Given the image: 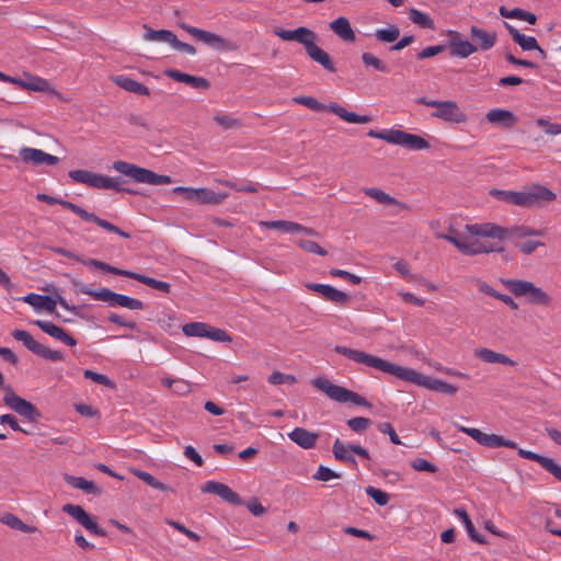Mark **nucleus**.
<instances>
[{
  "instance_id": "obj_1",
  "label": "nucleus",
  "mask_w": 561,
  "mask_h": 561,
  "mask_svg": "<svg viewBox=\"0 0 561 561\" xmlns=\"http://www.w3.org/2000/svg\"><path fill=\"white\" fill-rule=\"evenodd\" d=\"M334 350L337 354L344 355L351 360L364 364L368 367L375 368L382 373L396 376L401 380L414 383L420 387H424L428 390L443 392L447 394H454L457 391V387L444 380L431 378L419 373L415 369L399 366L397 364L390 363L386 359L365 353L363 351L353 350L341 345L335 346Z\"/></svg>"
},
{
  "instance_id": "obj_2",
  "label": "nucleus",
  "mask_w": 561,
  "mask_h": 561,
  "mask_svg": "<svg viewBox=\"0 0 561 561\" xmlns=\"http://www.w3.org/2000/svg\"><path fill=\"white\" fill-rule=\"evenodd\" d=\"M456 428L459 432L470 436L481 446L490 448H497L504 446L507 448L517 449V453L522 458L538 462L543 469H546L549 473H551L557 480L561 482V466L558 462H556L552 458L545 457L523 448H517V444L515 442L505 439L504 437L495 434H485L478 428L466 427L463 425H456Z\"/></svg>"
},
{
  "instance_id": "obj_3",
  "label": "nucleus",
  "mask_w": 561,
  "mask_h": 561,
  "mask_svg": "<svg viewBox=\"0 0 561 561\" xmlns=\"http://www.w3.org/2000/svg\"><path fill=\"white\" fill-rule=\"evenodd\" d=\"M480 224L465 225L460 231L449 226L447 232H436L435 237L444 239L456 247V249L465 255L488 254L492 252H503L504 248L497 242H484L482 236L473 234L469 227L479 226Z\"/></svg>"
},
{
  "instance_id": "obj_4",
  "label": "nucleus",
  "mask_w": 561,
  "mask_h": 561,
  "mask_svg": "<svg viewBox=\"0 0 561 561\" xmlns=\"http://www.w3.org/2000/svg\"><path fill=\"white\" fill-rule=\"evenodd\" d=\"M473 234L482 236L486 239L505 240V239H519L530 236H542V231L531 228L529 226H514L505 228L492 222H484L479 226L469 227Z\"/></svg>"
},
{
  "instance_id": "obj_5",
  "label": "nucleus",
  "mask_w": 561,
  "mask_h": 561,
  "mask_svg": "<svg viewBox=\"0 0 561 561\" xmlns=\"http://www.w3.org/2000/svg\"><path fill=\"white\" fill-rule=\"evenodd\" d=\"M368 136L382 139L391 145L401 146L410 150H423L430 147L428 142L419 135L409 134L400 129L369 130Z\"/></svg>"
},
{
  "instance_id": "obj_6",
  "label": "nucleus",
  "mask_w": 561,
  "mask_h": 561,
  "mask_svg": "<svg viewBox=\"0 0 561 561\" xmlns=\"http://www.w3.org/2000/svg\"><path fill=\"white\" fill-rule=\"evenodd\" d=\"M293 101L295 103L305 105L306 107L314 112L330 111L337 115L341 119L351 124H367L371 122L370 116L358 115L356 113L348 112L336 102H332L329 105H324L312 96H297L294 98Z\"/></svg>"
},
{
  "instance_id": "obj_7",
  "label": "nucleus",
  "mask_w": 561,
  "mask_h": 561,
  "mask_svg": "<svg viewBox=\"0 0 561 561\" xmlns=\"http://www.w3.org/2000/svg\"><path fill=\"white\" fill-rule=\"evenodd\" d=\"M68 175L72 181L85 184L93 188L114 190L133 193L131 190L122 187L123 181L121 178L117 176H106L88 170H71L69 171Z\"/></svg>"
},
{
  "instance_id": "obj_8",
  "label": "nucleus",
  "mask_w": 561,
  "mask_h": 561,
  "mask_svg": "<svg viewBox=\"0 0 561 561\" xmlns=\"http://www.w3.org/2000/svg\"><path fill=\"white\" fill-rule=\"evenodd\" d=\"M312 385L324 392L331 400L340 402V403H346L352 402L356 405L370 408L371 404L362 396L358 393L351 391L344 387L333 385L328 378L325 377H319L312 379Z\"/></svg>"
},
{
  "instance_id": "obj_9",
  "label": "nucleus",
  "mask_w": 561,
  "mask_h": 561,
  "mask_svg": "<svg viewBox=\"0 0 561 561\" xmlns=\"http://www.w3.org/2000/svg\"><path fill=\"white\" fill-rule=\"evenodd\" d=\"M113 169L137 183H147L151 185H164L171 183V178L168 175H160L151 170L137 167L126 161H114Z\"/></svg>"
},
{
  "instance_id": "obj_10",
  "label": "nucleus",
  "mask_w": 561,
  "mask_h": 561,
  "mask_svg": "<svg viewBox=\"0 0 561 561\" xmlns=\"http://www.w3.org/2000/svg\"><path fill=\"white\" fill-rule=\"evenodd\" d=\"M505 287L516 297H526L534 305L548 306L550 296L534 283L523 279H504Z\"/></svg>"
},
{
  "instance_id": "obj_11",
  "label": "nucleus",
  "mask_w": 561,
  "mask_h": 561,
  "mask_svg": "<svg viewBox=\"0 0 561 561\" xmlns=\"http://www.w3.org/2000/svg\"><path fill=\"white\" fill-rule=\"evenodd\" d=\"M80 293L91 296L95 300L107 302L111 307L119 306L129 310H141L144 309V302L139 299L117 294L108 288H100L98 290L91 289L88 286H82Z\"/></svg>"
},
{
  "instance_id": "obj_12",
  "label": "nucleus",
  "mask_w": 561,
  "mask_h": 561,
  "mask_svg": "<svg viewBox=\"0 0 561 561\" xmlns=\"http://www.w3.org/2000/svg\"><path fill=\"white\" fill-rule=\"evenodd\" d=\"M417 103L436 108L432 116L445 122L459 124L467 119L466 114L459 108L455 101H436L420 98Z\"/></svg>"
},
{
  "instance_id": "obj_13",
  "label": "nucleus",
  "mask_w": 561,
  "mask_h": 561,
  "mask_svg": "<svg viewBox=\"0 0 561 561\" xmlns=\"http://www.w3.org/2000/svg\"><path fill=\"white\" fill-rule=\"evenodd\" d=\"M511 205L530 207L537 205L539 202H552L557 195L549 188L541 185H534L523 192H514Z\"/></svg>"
},
{
  "instance_id": "obj_14",
  "label": "nucleus",
  "mask_w": 561,
  "mask_h": 561,
  "mask_svg": "<svg viewBox=\"0 0 561 561\" xmlns=\"http://www.w3.org/2000/svg\"><path fill=\"white\" fill-rule=\"evenodd\" d=\"M173 193L182 194L185 201L201 205H219L228 196L226 193H216L205 187L194 188L178 186L173 188Z\"/></svg>"
},
{
  "instance_id": "obj_15",
  "label": "nucleus",
  "mask_w": 561,
  "mask_h": 561,
  "mask_svg": "<svg viewBox=\"0 0 561 561\" xmlns=\"http://www.w3.org/2000/svg\"><path fill=\"white\" fill-rule=\"evenodd\" d=\"M11 335L19 342H22L23 345L34 353L35 355L48 359L50 362H60L64 360V354L59 351H54L46 347L44 344L37 342L27 331L25 330H14Z\"/></svg>"
},
{
  "instance_id": "obj_16",
  "label": "nucleus",
  "mask_w": 561,
  "mask_h": 561,
  "mask_svg": "<svg viewBox=\"0 0 561 561\" xmlns=\"http://www.w3.org/2000/svg\"><path fill=\"white\" fill-rule=\"evenodd\" d=\"M58 205L62 206L64 208H67L69 210H71L73 214H76L77 216H79L82 220L87 221V222H94L95 225H98L99 227L110 231V232H114L125 239H129L130 238V234L128 232H125L123 230H121L117 226L98 217L96 215H94L93 213H90L85 209H83L82 207L78 206L77 204H73L69 201H65V199H59L57 198V203Z\"/></svg>"
},
{
  "instance_id": "obj_17",
  "label": "nucleus",
  "mask_w": 561,
  "mask_h": 561,
  "mask_svg": "<svg viewBox=\"0 0 561 561\" xmlns=\"http://www.w3.org/2000/svg\"><path fill=\"white\" fill-rule=\"evenodd\" d=\"M4 391L3 402L8 408L30 421H35L39 416L36 408L31 402L19 397L11 387H5Z\"/></svg>"
},
{
  "instance_id": "obj_18",
  "label": "nucleus",
  "mask_w": 561,
  "mask_h": 561,
  "mask_svg": "<svg viewBox=\"0 0 561 561\" xmlns=\"http://www.w3.org/2000/svg\"><path fill=\"white\" fill-rule=\"evenodd\" d=\"M181 28H183L185 32H187L190 35H192L197 41L203 42L204 44L208 45L209 47H213L215 49L225 50L230 48V44L227 39L221 37L220 35H217L215 33L201 30L195 26H191L188 24H180Z\"/></svg>"
},
{
  "instance_id": "obj_19",
  "label": "nucleus",
  "mask_w": 561,
  "mask_h": 561,
  "mask_svg": "<svg viewBox=\"0 0 561 561\" xmlns=\"http://www.w3.org/2000/svg\"><path fill=\"white\" fill-rule=\"evenodd\" d=\"M446 35L448 37L450 55L454 57L467 58L478 50V46L467 39H462L458 31L448 30Z\"/></svg>"
},
{
  "instance_id": "obj_20",
  "label": "nucleus",
  "mask_w": 561,
  "mask_h": 561,
  "mask_svg": "<svg viewBox=\"0 0 561 561\" xmlns=\"http://www.w3.org/2000/svg\"><path fill=\"white\" fill-rule=\"evenodd\" d=\"M19 156L24 163H30L32 165H55L59 162V158L53 154H49L42 149L31 148V147H22L19 150Z\"/></svg>"
},
{
  "instance_id": "obj_21",
  "label": "nucleus",
  "mask_w": 561,
  "mask_h": 561,
  "mask_svg": "<svg viewBox=\"0 0 561 561\" xmlns=\"http://www.w3.org/2000/svg\"><path fill=\"white\" fill-rule=\"evenodd\" d=\"M62 512L70 515L73 519H76L87 530H89L98 536H105V531L103 529H101L98 526V524L91 519L89 514L80 505L66 504L62 506Z\"/></svg>"
},
{
  "instance_id": "obj_22",
  "label": "nucleus",
  "mask_w": 561,
  "mask_h": 561,
  "mask_svg": "<svg viewBox=\"0 0 561 561\" xmlns=\"http://www.w3.org/2000/svg\"><path fill=\"white\" fill-rule=\"evenodd\" d=\"M505 28L508 31L513 41L525 51L537 50L540 58L545 59L547 57L546 51L539 46L537 39L534 36H527L522 34L517 28L511 25L507 22H504Z\"/></svg>"
},
{
  "instance_id": "obj_23",
  "label": "nucleus",
  "mask_w": 561,
  "mask_h": 561,
  "mask_svg": "<svg viewBox=\"0 0 561 561\" xmlns=\"http://www.w3.org/2000/svg\"><path fill=\"white\" fill-rule=\"evenodd\" d=\"M306 287L312 291L318 293L324 299L337 304L345 305L348 301V295L335 287L325 284L308 283Z\"/></svg>"
},
{
  "instance_id": "obj_24",
  "label": "nucleus",
  "mask_w": 561,
  "mask_h": 561,
  "mask_svg": "<svg viewBox=\"0 0 561 561\" xmlns=\"http://www.w3.org/2000/svg\"><path fill=\"white\" fill-rule=\"evenodd\" d=\"M259 225L264 228L280 230L285 233L304 232L308 236H318V232L300 224L287 220L260 221Z\"/></svg>"
},
{
  "instance_id": "obj_25",
  "label": "nucleus",
  "mask_w": 561,
  "mask_h": 561,
  "mask_svg": "<svg viewBox=\"0 0 561 561\" xmlns=\"http://www.w3.org/2000/svg\"><path fill=\"white\" fill-rule=\"evenodd\" d=\"M33 324L38 327L43 332L50 335L51 337L59 340L68 346H76L77 340L70 336L61 327L56 325L50 321L34 320Z\"/></svg>"
},
{
  "instance_id": "obj_26",
  "label": "nucleus",
  "mask_w": 561,
  "mask_h": 561,
  "mask_svg": "<svg viewBox=\"0 0 561 561\" xmlns=\"http://www.w3.org/2000/svg\"><path fill=\"white\" fill-rule=\"evenodd\" d=\"M203 491L218 495L230 504H239L240 496L232 491L227 484L217 481H207L203 486Z\"/></svg>"
},
{
  "instance_id": "obj_27",
  "label": "nucleus",
  "mask_w": 561,
  "mask_h": 561,
  "mask_svg": "<svg viewBox=\"0 0 561 561\" xmlns=\"http://www.w3.org/2000/svg\"><path fill=\"white\" fill-rule=\"evenodd\" d=\"M288 437L299 447L310 449L316 446L319 435L304 427H296L288 433Z\"/></svg>"
},
{
  "instance_id": "obj_28",
  "label": "nucleus",
  "mask_w": 561,
  "mask_h": 561,
  "mask_svg": "<svg viewBox=\"0 0 561 561\" xmlns=\"http://www.w3.org/2000/svg\"><path fill=\"white\" fill-rule=\"evenodd\" d=\"M363 192H364L365 195L371 197L373 199H375L380 205L396 206L400 210L409 209V207L405 204H403L400 201L396 199L394 197H392L391 195H389L388 193L383 192L380 188L365 187V188H363Z\"/></svg>"
},
{
  "instance_id": "obj_29",
  "label": "nucleus",
  "mask_w": 561,
  "mask_h": 561,
  "mask_svg": "<svg viewBox=\"0 0 561 561\" xmlns=\"http://www.w3.org/2000/svg\"><path fill=\"white\" fill-rule=\"evenodd\" d=\"M165 75L174 81L186 83L194 89H207L209 87L205 78L191 76L176 69H169Z\"/></svg>"
},
{
  "instance_id": "obj_30",
  "label": "nucleus",
  "mask_w": 561,
  "mask_h": 561,
  "mask_svg": "<svg viewBox=\"0 0 561 561\" xmlns=\"http://www.w3.org/2000/svg\"><path fill=\"white\" fill-rule=\"evenodd\" d=\"M25 83L24 90L36 91V92H46L51 95H59V93L51 87L48 80L33 76L31 73H24Z\"/></svg>"
},
{
  "instance_id": "obj_31",
  "label": "nucleus",
  "mask_w": 561,
  "mask_h": 561,
  "mask_svg": "<svg viewBox=\"0 0 561 561\" xmlns=\"http://www.w3.org/2000/svg\"><path fill=\"white\" fill-rule=\"evenodd\" d=\"M330 28L344 42H354L356 36L350 21L340 16L330 23Z\"/></svg>"
},
{
  "instance_id": "obj_32",
  "label": "nucleus",
  "mask_w": 561,
  "mask_h": 561,
  "mask_svg": "<svg viewBox=\"0 0 561 561\" xmlns=\"http://www.w3.org/2000/svg\"><path fill=\"white\" fill-rule=\"evenodd\" d=\"M474 355L480 358L482 362L488 364H502V365H515V362L512 360L510 357H507L504 354L494 352L490 348H476Z\"/></svg>"
},
{
  "instance_id": "obj_33",
  "label": "nucleus",
  "mask_w": 561,
  "mask_h": 561,
  "mask_svg": "<svg viewBox=\"0 0 561 561\" xmlns=\"http://www.w3.org/2000/svg\"><path fill=\"white\" fill-rule=\"evenodd\" d=\"M332 453L336 460L356 466V459L353 456L354 444H344L336 438L332 446Z\"/></svg>"
},
{
  "instance_id": "obj_34",
  "label": "nucleus",
  "mask_w": 561,
  "mask_h": 561,
  "mask_svg": "<svg viewBox=\"0 0 561 561\" xmlns=\"http://www.w3.org/2000/svg\"><path fill=\"white\" fill-rule=\"evenodd\" d=\"M113 82L125 91L139 95H149V89L147 87L124 75L114 77Z\"/></svg>"
},
{
  "instance_id": "obj_35",
  "label": "nucleus",
  "mask_w": 561,
  "mask_h": 561,
  "mask_svg": "<svg viewBox=\"0 0 561 561\" xmlns=\"http://www.w3.org/2000/svg\"><path fill=\"white\" fill-rule=\"evenodd\" d=\"M65 481L75 489L81 490L87 494L100 495L101 489L94 482L87 480L82 477H75L71 474H64Z\"/></svg>"
},
{
  "instance_id": "obj_36",
  "label": "nucleus",
  "mask_w": 561,
  "mask_h": 561,
  "mask_svg": "<svg viewBox=\"0 0 561 561\" xmlns=\"http://www.w3.org/2000/svg\"><path fill=\"white\" fill-rule=\"evenodd\" d=\"M471 36L478 42V49L489 50L496 43V33H489L478 26H471L470 28Z\"/></svg>"
},
{
  "instance_id": "obj_37",
  "label": "nucleus",
  "mask_w": 561,
  "mask_h": 561,
  "mask_svg": "<svg viewBox=\"0 0 561 561\" xmlns=\"http://www.w3.org/2000/svg\"><path fill=\"white\" fill-rule=\"evenodd\" d=\"M488 122L499 124L505 127H512L516 123V116L507 110L494 108L486 114Z\"/></svg>"
},
{
  "instance_id": "obj_38",
  "label": "nucleus",
  "mask_w": 561,
  "mask_h": 561,
  "mask_svg": "<svg viewBox=\"0 0 561 561\" xmlns=\"http://www.w3.org/2000/svg\"><path fill=\"white\" fill-rule=\"evenodd\" d=\"M308 56L319 65H321L325 70L335 72V67L327 51L320 48L316 42L308 47L306 50Z\"/></svg>"
},
{
  "instance_id": "obj_39",
  "label": "nucleus",
  "mask_w": 561,
  "mask_h": 561,
  "mask_svg": "<svg viewBox=\"0 0 561 561\" xmlns=\"http://www.w3.org/2000/svg\"><path fill=\"white\" fill-rule=\"evenodd\" d=\"M0 523L9 526L12 529L20 530L25 534H32L38 530L36 526L23 523L16 515L12 513L0 514Z\"/></svg>"
},
{
  "instance_id": "obj_40",
  "label": "nucleus",
  "mask_w": 561,
  "mask_h": 561,
  "mask_svg": "<svg viewBox=\"0 0 561 561\" xmlns=\"http://www.w3.org/2000/svg\"><path fill=\"white\" fill-rule=\"evenodd\" d=\"M23 301L27 302L35 309H44L48 312H53L56 308V301L49 296L39 294H28L23 297Z\"/></svg>"
},
{
  "instance_id": "obj_41",
  "label": "nucleus",
  "mask_w": 561,
  "mask_h": 561,
  "mask_svg": "<svg viewBox=\"0 0 561 561\" xmlns=\"http://www.w3.org/2000/svg\"><path fill=\"white\" fill-rule=\"evenodd\" d=\"M146 33L144 34V39L147 42H161L167 43L172 46L175 41V34L169 30H152L147 25L144 26Z\"/></svg>"
},
{
  "instance_id": "obj_42",
  "label": "nucleus",
  "mask_w": 561,
  "mask_h": 561,
  "mask_svg": "<svg viewBox=\"0 0 561 561\" xmlns=\"http://www.w3.org/2000/svg\"><path fill=\"white\" fill-rule=\"evenodd\" d=\"M499 12H500L501 16H503V18L518 19V20L525 21L529 24H535L537 21V16L534 13L525 11L519 8H514L512 10H508L506 7L501 5L499 9Z\"/></svg>"
},
{
  "instance_id": "obj_43",
  "label": "nucleus",
  "mask_w": 561,
  "mask_h": 561,
  "mask_svg": "<svg viewBox=\"0 0 561 561\" xmlns=\"http://www.w3.org/2000/svg\"><path fill=\"white\" fill-rule=\"evenodd\" d=\"M454 515H456L459 518V520L463 524V526L468 533V536L470 537L471 540L479 542V543L484 542L483 538L476 531V528H474L471 519L469 518V515L467 514L466 510L455 508Z\"/></svg>"
},
{
  "instance_id": "obj_44",
  "label": "nucleus",
  "mask_w": 561,
  "mask_h": 561,
  "mask_svg": "<svg viewBox=\"0 0 561 561\" xmlns=\"http://www.w3.org/2000/svg\"><path fill=\"white\" fill-rule=\"evenodd\" d=\"M82 263L87 266H93L95 268L105 271V272L114 274V275H119V276H124V277H128V278H131V275H133V272H130V271L121 270V268L111 266V265H108L102 261L95 260V259L85 260V261H82Z\"/></svg>"
},
{
  "instance_id": "obj_45",
  "label": "nucleus",
  "mask_w": 561,
  "mask_h": 561,
  "mask_svg": "<svg viewBox=\"0 0 561 561\" xmlns=\"http://www.w3.org/2000/svg\"><path fill=\"white\" fill-rule=\"evenodd\" d=\"M131 279L138 280L156 290H159V291H162L165 294H168L171 288L170 284L167 282L158 280L156 278H152V277H149V276H146L142 274H138L135 272H133Z\"/></svg>"
},
{
  "instance_id": "obj_46",
  "label": "nucleus",
  "mask_w": 561,
  "mask_h": 561,
  "mask_svg": "<svg viewBox=\"0 0 561 561\" xmlns=\"http://www.w3.org/2000/svg\"><path fill=\"white\" fill-rule=\"evenodd\" d=\"M409 19L411 20V22L413 24H416L422 28H427V30L435 28L434 20L428 14H426L417 9H410Z\"/></svg>"
},
{
  "instance_id": "obj_47",
  "label": "nucleus",
  "mask_w": 561,
  "mask_h": 561,
  "mask_svg": "<svg viewBox=\"0 0 561 561\" xmlns=\"http://www.w3.org/2000/svg\"><path fill=\"white\" fill-rule=\"evenodd\" d=\"M182 330L186 336L206 337L208 324L203 322H191L184 324Z\"/></svg>"
},
{
  "instance_id": "obj_48",
  "label": "nucleus",
  "mask_w": 561,
  "mask_h": 561,
  "mask_svg": "<svg viewBox=\"0 0 561 561\" xmlns=\"http://www.w3.org/2000/svg\"><path fill=\"white\" fill-rule=\"evenodd\" d=\"M362 60L366 67H371L377 71L388 73L390 71L389 67L386 62L380 60L378 57L373 55L371 53H363Z\"/></svg>"
},
{
  "instance_id": "obj_49",
  "label": "nucleus",
  "mask_w": 561,
  "mask_h": 561,
  "mask_svg": "<svg viewBox=\"0 0 561 561\" xmlns=\"http://www.w3.org/2000/svg\"><path fill=\"white\" fill-rule=\"evenodd\" d=\"M400 36V30L396 25H391L387 28H379L375 32V37L385 43H392Z\"/></svg>"
},
{
  "instance_id": "obj_50",
  "label": "nucleus",
  "mask_w": 561,
  "mask_h": 561,
  "mask_svg": "<svg viewBox=\"0 0 561 561\" xmlns=\"http://www.w3.org/2000/svg\"><path fill=\"white\" fill-rule=\"evenodd\" d=\"M296 34L297 35H296L295 42H297L299 44H302L305 46L306 50L317 39V34L313 31H311V30H309V28H307L305 26L298 27Z\"/></svg>"
},
{
  "instance_id": "obj_51",
  "label": "nucleus",
  "mask_w": 561,
  "mask_h": 561,
  "mask_svg": "<svg viewBox=\"0 0 561 561\" xmlns=\"http://www.w3.org/2000/svg\"><path fill=\"white\" fill-rule=\"evenodd\" d=\"M133 474H135L138 479L146 482L148 485H150L153 489L167 491L168 486L163 484L162 482L158 481L150 473L139 470V469H131Z\"/></svg>"
},
{
  "instance_id": "obj_52",
  "label": "nucleus",
  "mask_w": 561,
  "mask_h": 561,
  "mask_svg": "<svg viewBox=\"0 0 561 561\" xmlns=\"http://www.w3.org/2000/svg\"><path fill=\"white\" fill-rule=\"evenodd\" d=\"M370 423L371 422L369 419L363 417V416L352 417V419L347 420V422H346L347 426L353 432L358 433V434L364 433L368 428Z\"/></svg>"
},
{
  "instance_id": "obj_53",
  "label": "nucleus",
  "mask_w": 561,
  "mask_h": 561,
  "mask_svg": "<svg viewBox=\"0 0 561 561\" xmlns=\"http://www.w3.org/2000/svg\"><path fill=\"white\" fill-rule=\"evenodd\" d=\"M366 494L371 497L378 505L385 506L389 502V494L374 486L366 488Z\"/></svg>"
},
{
  "instance_id": "obj_54",
  "label": "nucleus",
  "mask_w": 561,
  "mask_h": 561,
  "mask_svg": "<svg viewBox=\"0 0 561 561\" xmlns=\"http://www.w3.org/2000/svg\"><path fill=\"white\" fill-rule=\"evenodd\" d=\"M268 382L271 385H293L296 382V377L294 375L283 374L280 371H274L268 376Z\"/></svg>"
},
{
  "instance_id": "obj_55",
  "label": "nucleus",
  "mask_w": 561,
  "mask_h": 561,
  "mask_svg": "<svg viewBox=\"0 0 561 561\" xmlns=\"http://www.w3.org/2000/svg\"><path fill=\"white\" fill-rule=\"evenodd\" d=\"M296 243L299 248H301L302 250H305L309 253H314V254L322 255V256L327 255V251L314 241L297 240Z\"/></svg>"
},
{
  "instance_id": "obj_56",
  "label": "nucleus",
  "mask_w": 561,
  "mask_h": 561,
  "mask_svg": "<svg viewBox=\"0 0 561 561\" xmlns=\"http://www.w3.org/2000/svg\"><path fill=\"white\" fill-rule=\"evenodd\" d=\"M206 337L216 342H231V336L222 329L208 325Z\"/></svg>"
},
{
  "instance_id": "obj_57",
  "label": "nucleus",
  "mask_w": 561,
  "mask_h": 561,
  "mask_svg": "<svg viewBox=\"0 0 561 561\" xmlns=\"http://www.w3.org/2000/svg\"><path fill=\"white\" fill-rule=\"evenodd\" d=\"M83 376L87 378V379H91L93 380L94 382L96 383H100V385H104L106 387H113V382L110 380V378L103 374H99V373H95L93 370H90V369H85L83 371Z\"/></svg>"
},
{
  "instance_id": "obj_58",
  "label": "nucleus",
  "mask_w": 561,
  "mask_h": 561,
  "mask_svg": "<svg viewBox=\"0 0 561 561\" xmlns=\"http://www.w3.org/2000/svg\"><path fill=\"white\" fill-rule=\"evenodd\" d=\"M411 467L416 471H426L431 473H435L437 471L436 466H434L433 463L428 462L426 459L423 458H415L411 462Z\"/></svg>"
},
{
  "instance_id": "obj_59",
  "label": "nucleus",
  "mask_w": 561,
  "mask_h": 561,
  "mask_svg": "<svg viewBox=\"0 0 561 561\" xmlns=\"http://www.w3.org/2000/svg\"><path fill=\"white\" fill-rule=\"evenodd\" d=\"M336 478H340V474L324 466H320L313 474V479L319 481H329Z\"/></svg>"
},
{
  "instance_id": "obj_60",
  "label": "nucleus",
  "mask_w": 561,
  "mask_h": 561,
  "mask_svg": "<svg viewBox=\"0 0 561 561\" xmlns=\"http://www.w3.org/2000/svg\"><path fill=\"white\" fill-rule=\"evenodd\" d=\"M377 427L380 433L389 435L391 443H393L394 445L401 444L399 436L397 435L396 431L393 430L392 425L389 422H381L378 424Z\"/></svg>"
},
{
  "instance_id": "obj_61",
  "label": "nucleus",
  "mask_w": 561,
  "mask_h": 561,
  "mask_svg": "<svg viewBox=\"0 0 561 561\" xmlns=\"http://www.w3.org/2000/svg\"><path fill=\"white\" fill-rule=\"evenodd\" d=\"M445 45H435V46H428L422 49L420 53H417L416 57L419 59H426L434 57L445 50Z\"/></svg>"
},
{
  "instance_id": "obj_62",
  "label": "nucleus",
  "mask_w": 561,
  "mask_h": 561,
  "mask_svg": "<svg viewBox=\"0 0 561 561\" xmlns=\"http://www.w3.org/2000/svg\"><path fill=\"white\" fill-rule=\"evenodd\" d=\"M215 122L224 127L225 129H230L239 126V122L230 115L219 114L214 117Z\"/></svg>"
},
{
  "instance_id": "obj_63",
  "label": "nucleus",
  "mask_w": 561,
  "mask_h": 561,
  "mask_svg": "<svg viewBox=\"0 0 561 561\" xmlns=\"http://www.w3.org/2000/svg\"><path fill=\"white\" fill-rule=\"evenodd\" d=\"M536 125L543 128L545 133L550 136L558 135V124H552L546 117H539L536 119Z\"/></svg>"
},
{
  "instance_id": "obj_64",
  "label": "nucleus",
  "mask_w": 561,
  "mask_h": 561,
  "mask_svg": "<svg viewBox=\"0 0 561 561\" xmlns=\"http://www.w3.org/2000/svg\"><path fill=\"white\" fill-rule=\"evenodd\" d=\"M545 243L541 241L528 240L525 242L516 243V247L525 254H531L537 248L543 247Z\"/></svg>"
}]
</instances>
